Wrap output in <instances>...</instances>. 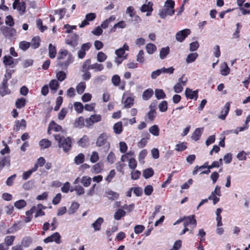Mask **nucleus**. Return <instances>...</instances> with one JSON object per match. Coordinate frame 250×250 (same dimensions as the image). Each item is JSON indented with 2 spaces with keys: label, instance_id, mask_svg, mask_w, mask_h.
Masks as SVG:
<instances>
[{
  "label": "nucleus",
  "instance_id": "f257e3e1",
  "mask_svg": "<svg viewBox=\"0 0 250 250\" xmlns=\"http://www.w3.org/2000/svg\"><path fill=\"white\" fill-rule=\"evenodd\" d=\"M74 62V57L66 50H60L57 57V65L62 69L66 70L68 66Z\"/></svg>",
  "mask_w": 250,
  "mask_h": 250
},
{
  "label": "nucleus",
  "instance_id": "f03ea898",
  "mask_svg": "<svg viewBox=\"0 0 250 250\" xmlns=\"http://www.w3.org/2000/svg\"><path fill=\"white\" fill-rule=\"evenodd\" d=\"M175 2L173 0H167L164 8L159 10V15L162 19H165L167 16H172L175 12Z\"/></svg>",
  "mask_w": 250,
  "mask_h": 250
},
{
  "label": "nucleus",
  "instance_id": "7ed1b4c3",
  "mask_svg": "<svg viewBox=\"0 0 250 250\" xmlns=\"http://www.w3.org/2000/svg\"><path fill=\"white\" fill-rule=\"evenodd\" d=\"M53 136L55 139L58 142L59 147L62 148L64 152H68L70 150L72 142L70 137L65 138L60 134H54Z\"/></svg>",
  "mask_w": 250,
  "mask_h": 250
},
{
  "label": "nucleus",
  "instance_id": "20e7f679",
  "mask_svg": "<svg viewBox=\"0 0 250 250\" xmlns=\"http://www.w3.org/2000/svg\"><path fill=\"white\" fill-rule=\"evenodd\" d=\"M109 136L106 133H102L98 138L96 146L101 147L104 151H107L110 148V143L108 141Z\"/></svg>",
  "mask_w": 250,
  "mask_h": 250
},
{
  "label": "nucleus",
  "instance_id": "39448f33",
  "mask_svg": "<svg viewBox=\"0 0 250 250\" xmlns=\"http://www.w3.org/2000/svg\"><path fill=\"white\" fill-rule=\"evenodd\" d=\"M149 111L145 117V122L151 124L156 116L157 102H152L149 106Z\"/></svg>",
  "mask_w": 250,
  "mask_h": 250
},
{
  "label": "nucleus",
  "instance_id": "423d86ee",
  "mask_svg": "<svg viewBox=\"0 0 250 250\" xmlns=\"http://www.w3.org/2000/svg\"><path fill=\"white\" fill-rule=\"evenodd\" d=\"M79 36L76 33L70 34L67 36L65 43L72 48V51H74L78 44Z\"/></svg>",
  "mask_w": 250,
  "mask_h": 250
},
{
  "label": "nucleus",
  "instance_id": "0eeeda50",
  "mask_svg": "<svg viewBox=\"0 0 250 250\" xmlns=\"http://www.w3.org/2000/svg\"><path fill=\"white\" fill-rule=\"evenodd\" d=\"M0 30L2 35L7 39H11L16 36L17 31L15 29L11 27L2 26Z\"/></svg>",
  "mask_w": 250,
  "mask_h": 250
},
{
  "label": "nucleus",
  "instance_id": "6e6552de",
  "mask_svg": "<svg viewBox=\"0 0 250 250\" xmlns=\"http://www.w3.org/2000/svg\"><path fill=\"white\" fill-rule=\"evenodd\" d=\"M188 79L185 78V75L179 78L178 82L174 85L173 89L175 93H181L183 90V86L186 84Z\"/></svg>",
  "mask_w": 250,
  "mask_h": 250
},
{
  "label": "nucleus",
  "instance_id": "1a4fd4ad",
  "mask_svg": "<svg viewBox=\"0 0 250 250\" xmlns=\"http://www.w3.org/2000/svg\"><path fill=\"white\" fill-rule=\"evenodd\" d=\"M91 45V43L89 42L83 44L80 49L78 52V58L80 59H83L85 57L86 51L89 50Z\"/></svg>",
  "mask_w": 250,
  "mask_h": 250
},
{
  "label": "nucleus",
  "instance_id": "9d476101",
  "mask_svg": "<svg viewBox=\"0 0 250 250\" xmlns=\"http://www.w3.org/2000/svg\"><path fill=\"white\" fill-rule=\"evenodd\" d=\"M190 33V31L188 29H185L178 31L175 35L176 40L180 42H183L186 37Z\"/></svg>",
  "mask_w": 250,
  "mask_h": 250
},
{
  "label": "nucleus",
  "instance_id": "9b49d317",
  "mask_svg": "<svg viewBox=\"0 0 250 250\" xmlns=\"http://www.w3.org/2000/svg\"><path fill=\"white\" fill-rule=\"evenodd\" d=\"M3 62L5 66L14 68L18 63V59H15L10 56H4L3 58Z\"/></svg>",
  "mask_w": 250,
  "mask_h": 250
},
{
  "label": "nucleus",
  "instance_id": "f8f14e48",
  "mask_svg": "<svg viewBox=\"0 0 250 250\" xmlns=\"http://www.w3.org/2000/svg\"><path fill=\"white\" fill-rule=\"evenodd\" d=\"M61 238V236L60 234L58 232H56L44 239L43 241L45 243L55 242L56 244H60L62 243Z\"/></svg>",
  "mask_w": 250,
  "mask_h": 250
},
{
  "label": "nucleus",
  "instance_id": "ddd939ff",
  "mask_svg": "<svg viewBox=\"0 0 250 250\" xmlns=\"http://www.w3.org/2000/svg\"><path fill=\"white\" fill-rule=\"evenodd\" d=\"M183 219H184V220H183V225L184 227H188L189 225H192L194 228L196 226L197 221L195 219L194 215L184 216Z\"/></svg>",
  "mask_w": 250,
  "mask_h": 250
},
{
  "label": "nucleus",
  "instance_id": "4468645a",
  "mask_svg": "<svg viewBox=\"0 0 250 250\" xmlns=\"http://www.w3.org/2000/svg\"><path fill=\"white\" fill-rule=\"evenodd\" d=\"M104 196L110 200L113 201L119 198V194L110 189H107L105 191Z\"/></svg>",
  "mask_w": 250,
  "mask_h": 250
},
{
  "label": "nucleus",
  "instance_id": "2eb2a0df",
  "mask_svg": "<svg viewBox=\"0 0 250 250\" xmlns=\"http://www.w3.org/2000/svg\"><path fill=\"white\" fill-rule=\"evenodd\" d=\"M8 82L2 81L0 85V95L1 96H4L6 95L9 94L11 92L8 87Z\"/></svg>",
  "mask_w": 250,
  "mask_h": 250
},
{
  "label": "nucleus",
  "instance_id": "dca6fc26",
  "mask_svg": "<svg viewBox=\"0 0 250 250\" xmlns=\"http://www.w3.org/2000/svg\"><path fill=\"white\" fill-rule=\"evenodd\" d=\"M185 95L187 98L189 99H194L195 100L198 98V91L197 90L192 91L189 88H187L185 90Z\"/></svg>",
  "mask_w": 250,
  "mask_h": 250
},
{
  "label": "nucleus",
  "instance_id": "f3484780",
  "mask_svg": "<svg viewBox=\"0 0 250 250\" xmlns=\"http://www.w3.org/2000/svg\"><path fill=\"white\" fill-rule=\"evenodd\" d=\"M128 50V45L126 43H125L122 47L118 49H116L115 52V53L117 55V56L119 57H123L125 53V51Z\"/></svg>",
  "mask_w": 250,
  "mask_h": 250
},
{
  "label": "nucleus",
  "instance_id": "a211bd4d",
  "mask_svg": "<svg viewBox=\"0 0 250 250\" xmlns=\"http://www.w3.org/2000/svg\"><path fill=\"white\" fill-rule=\"evenodd\" d=\"M126 27V24L125 22L124 21H121L114 25V26L110 29V32L113 33L116 32L117 28L124 29Z\"/></svg>",
  "mask_w": 250,
  "mask_h": 250
},
{
  "label": "nucleus",
  "instance_id": "6ab92c4d",
  "mask_svg": "<svg viewBox=\"0 0 250 250\" xmlns=\"http://www.w3.org/2000/svg\"><path fill=\"white\" fill-rule=\"evenodd\" d=\"M230 108V103L227 102L224 106L221 111V114L219 116V118L222 120H224L228 115Z\"/></svg>",
  "mask_w": 250,
  "mask_h": 250
},
{
  "label": "nucleus",
  "instance_id": "aec40b11",
  "mask_svg": "<svg viewBox=\"0 0 250 250\" xmlns=\"http://www.w3.org/2000/svg\"><path fill=\"white\" fill-rule=\"evenodd\" d=\"M10 160L9 157L4 156L0 158V171L4 167H9Z\"/></svg>",
  "mask_w": 250,
  "mask_h": 250
},
{
  "label": "nucleus",
  "instance_id": "412c9836",
  "mask_svg": "<svg viewBox=\"0 0 250 250\" xmlns=\"http://www.w3.org/2000/svg\"><path fill=\"white\" fill-rule=\"evenodd\" d=\"M230 72V68L226 62L222 63L220 66V73L222 75L227 76Z\"/></svg>",
  "mask_w": 250,
  "mask_h": 250
},
{
  "label": "nucleus",
  "instance_id": "4be33fe9",
  "mask_svg": "<svg viewBox=\"0 0 250 250\" xmlns=\"http://www.w3.org/2000/svg\"><path fill=\"white\" fill-rule=\"evenodd\" d=\"M59 85L60 84L58 81L56 80H52L49 82V86L51 91L53 94L56 93L59 88Z\"/></svg>",
  "mask_w": 250,
  "mask_h": 250
},
{
  "label": "nucleus",
  "instance_id": "5701e85b",
  "mask_svg": "<svg viewBox=\"0 0 250 250\" xmlns=\"http://www.w3.org/2000/svg\"><path fill=\"white\" fill-rule=\"evenodd\" d=\"M170 53V48L168 46L162 47L160 50L159 57L161 60H164Z\"/></svg>",
  "mask_w": 250,
  "mask_h": 250
},
{
  "label": "nucleus",
  "instance_id": "b1692460",
  "mask_svg": "<svg viewBox=\"0 0 250 250\" xmlns=\"http://www.w3.org/2000/svg\"><path fill=\"white\" fill-rule=\"evenodd\" d=\"M104 222V219L102 217H99L93 223L92 226L95 231H99L101 229L102 224Z\"/></svg>",
  "mask_w": 250,
  "mask_h": 250
},
{
  "label": "nucleus",
  "instance_id": "393cba45",
  "mask_svg": "<svg viewBox=\"0 0 250 250\" xmlns=\"http://www.w3.org/2000/svg\"><path fill=\"white\" fill-rule=\"evenodd\" d=\"M203 127H200V128H196L192 135V136H191L192 139L193 140H195V141H197L198 140H199L200 136H201V135L203 133Z\"/></svg>",
  "mask_w": 250,
  "mask_h": 250
},
{
  "label": "nucleus",
  "instance_id": "a878e982",
  "mask_svg": "<svg viewBox=\"0 0 250 250\" xmlns=\"http://www.w3.org/2000/svg\"><path fill=\"white\" fill-rule=\"evenodd\" d=\"M78 145L83 147H87L89 145L88 137L84 135L78 142Z\"/></svg>",
  "mask_w": 250,
  "mask_h": 250
},
{
  "label": "nucleus",
  "instance_id": "bb28decb",
  "mask_svg": "<svg viewBox=\"0 0 250 250\" xmlns=\"http://www.w3.org/2000/svg\"><path fill=\"white\" fill-rule=\"evenodd\" d=\"M32 241L33 239L31 237L25 236L22 239L21 244L23 247L28 248L31 245Z\"/></svg>",
  "mask_w": 250,
  "mask_h": 250
},
{
  "label": "nucleus",
  "instance_id": "cd10ccee",
  "mask_svg": "<svg viewBox=\"0 0 250 250\" xmlns=\"http://www.w3.org/2000/svg\"><path fill=\"white\" fill-rule=\"evenodd\" d=\"M198 57V54L196 52L189 53L186 59V62L188 64L192 63L195 61Z\"/></svg>",
  "mask_w": 250,
  "mask_h": 250
},
{
  "label": "nucleus",
  "instance_id": "c85d7f7f",
  "mask_svg": "<svg viewBox=\"0 0 250 250\" xmlns=\"http://www.w3.org/2000/svg\"><path fill=\"white\" fill-rule=\"evenodd\" d=\"M48 133L50 134L53 132H60L65 133L64 130H62V126H48L47 129Z\"/></svg>",
  "mask_w": 250,
  "mask_h": 250
},
{
  "label": "nucleus",
  "instance_id": "c756f323",
  "mask_svg": "<svg viewBox=\"0 0 250 250\" xmlns=\"http://www.w3.org/2000/svg\"><path fill=\"white\" fill-rule=\"evenodd\" d=\"M116 19V17L112 15L109 18L104 20L101 24V27L103 29H105L108 27L109 24L113 21Z\"/></svg>",
  "mask_w": 250,
  "mask_h": 250
},
{
  "label": "nucleus",
  "instance_id": "7c9ffc66",
  "mask_svg": "<svg viewBox=\"0 0 250 250\" xmlns=\"http://www.w3.org/2000/svg\"><path fill=\"white\" fill-rule=\"evenodd\" d=\"M40 38L38 36L34 37L30 42V46L33 49L38 48L40 44Z\"/></svg>",
  "mask_w": 250,
  "mask_h": 250
},
{
  "label": "nucleus",
  "instance_id": "2f4dec72",
  "mask_svg": "<svg viewBox=\"0 0 250 250\" xmlns=\"http://www.w3.org/2000/svg\"><path fill=\"white\" fill-rule=\"evenodd\" d=\"M153 3L151 1H149L147 4H143L140 10L142 12H146L147 11H153Z\"/></svg>",
  "mask_w": 250,
  "mask_h": 250
},
{
  "label": "nucleus",
  "instance_id": "473e14b6",
  "mask_svg": "<svg viewBox=\"0 0 250 250\" xmlns=\"http://www.w3.org/2000/svg\"><path fill=\"white\" fill-rule=\"evenodd\" d=\"M26 103V101L25 98L22 97L18 98L16 101L15 105L17 108L21 109L24 107Z\"/></svg>",
  "mask_w": 250,
  "mask_h": 250
},
{
  "label": "nucleus",
  "instance_id": "72a5a7b5",
  "mask_svg": "<svg viewBox=\"0 0 250 250\" xmlns=\"http://www.w3.org/2000/svg\"><path fill=\"white\" fill-rule=\"evenodd\" d=\"M126 214V212L122 209H118L115 213L114 218L116 220H120Z\"/></svg>",
  "mask_w": 250,
  "mask_h": 250
},
{
  "label": "nucleus",
  "instance_id": "f704fd0d",
  "mask_svg": "<svg viewBox=\"0 0 250 250\" xmlns=\"http://www.w3.org/2000/svg\"><path fill=\"white\" fill-rule=\"evenodd\" d=\"M146 49L148 54H152L156 51L157 47L155 44L149 43L146 45Z\"/></svg>",
  "mask_w": 250,
  "mask_h": 250
},
{
  "label": "nucleus",
  "instance_id": "c9c22d12",
  "mask_svg": "<svg viewBox=\"0 0 250 250\" xmlns=\"http://www.w3.org/2000/svg\"><path fill=\"white\" fill-rule=\"evenodd\" d=\"M15 239V236H12V235H9L5 237L4 241V244L5 245H6L8 247V248L9 249V247L13 245V242Z\"/></svg>",
  "mask_w": 250,
  "mask_h": 250
},
{
  "label": "nucleus",
  "instance_id": "e433bc0d",
  "mask_svg": "<svg viewBox=\"0 0 250 250\" xmlns=\"http://www.w3.org/2000/svg\"><path fill=\"white\" fill-rule=\"evenodd\" d=\"M104 68V65L102 64L96 62L89 65L88 69H93L95 71H101L103 70Z\"/></svg>",
  "mask_w": 250,
  "mask_h": 250
},
{
  "label": "nucleus",
  "instance_id": "4c0bfd02",
  "mask_svg": "<svg viewBox=\"0 0 250 250\" xmlns=\"http://www.w3.org/2000/svg\"><path fill=\"white\" fill-rule=\"evenodd\" d=\"M153 91L152 89L149 88L146 90L143 93L142 97L144 100H148L152 96Z\"/></svg>",
  "mask_w": 250,
  "mask_h": 250
},
{
  "label": "nucleus",
  "instance_id": "58836bf2",
  "mask_svg": "<svg viewBox=\"0 0 250 250\" xmlns=\"http://www.w3.org/2000/svg\"><path fill=\"white\" fill-rule=\"evenodd\" d=\"M42 149H45L49 147L51 145V142L48 139H42L39 143Z\"/></svg>",
  "mask_w": 250,
  "mask_h": 250
},
{
  "label": "nucleus",
  "instance_id": "ea45409f",
  "mask_svg": "<svg viewBox=\"0 0 250 250\" xmlns=\"http://www.w3.org/2000/svg\"><path fill=\"white\" fill-rule=\"evenodd\" d=\"M79 207V204L76 202H73L69 208L68 213L69 214L74 213Z\"/></svg>",
  "mask_w": 250,
  "mask_h": 250
},
{
  "label": "nucleus",
  "instance_id": "a19ab883",
  "mask_svg": "<svg viewBox=\"0 0 250 250\" xmlns=\"http://www.w3.org/2000/svg\"><path fill=\"white\" fill-rule=\"evenodd\" d=\"M26 205V201L23 199L19 200L14 203V206L19 209L23 208Z\"/></svg>",
  "mask_w": 250,
  "mask_h": 250
},
{
  "label": "nucleus",
  "instance_id": "79ce46f5",
  "mask_svg": "<svg viewBox=\"0 0 250 250\" xmlns=\"http://www.w3.org/2000/svg\"><path fill=\"white\" fill-rule=\"evenodd\" d=\"M49 56L50 58L53 59L56 57V49L55 46L53 45L51 43L49 44Z\"/></svg>",
  "mask_w": 250,
  "mask_h": 250
},
{
  "label": "nucleus",
  "instance_id": "37998d69",
  "mask_svg": "<svg viewBox=\"0 0 250 250\" xmlns=\"http://www.w3.org/2000/svg\"><path fill=\"white\" fill-rule=\"evenodd\" d=\"M86 85L84 82L80 83L76 86V90L79 94H82L85 90Z\"/></svg>",
  "mask_w": 250,
  "mask_h": 250
},
{
  "label": "nucleus",
  "instance_id": "c03bdc74",
  "mask_svg": "<svg viewBox=\"0 0 250 250\" xmlns=\"http://www.w3.org/2000/svg\"><path fill=\"white\" fill-rule=\"evenodd\" d=\"M154 174V171L151 168H147L143 171V175L145 178L148 179Z\"/></svg>",
  "mask_w": 250,
  "mask_h": 250
},
{
  "label": "nucleus",
  "instance_id": "a18cd8bd",
  "mask_svg": "<svg viewBox=\"0 0 250 250\" xmlns=\"http://www.w3.org/2000/svg\"><path fill=\"white\" fill-rule=\"evenodd\" d=\"M91 182V179L88 176H83L81 179V182L85 187H88L90 186Z\"/></svg>",
  "mask_w": 250,
  "mask_h": 250
},
{
  "label": "nucleus",
  "instance_id": "49530a36",
  "mask_svg": "<svg viewBox=\"0 0 250 250\" xmlns=\"http://www.w3.org/2000/svg\"><path fill=\"white\" fill-rule=\"evenodd\" d=\"M18 11H19L20 15H23L25 12L26 9V4L24 1L21 2V3L17 5V8Z\"/></svg>",
  "mask_w": 250,
  "mask_h": 250
},
{
  "label": "nucleus",
  "instance_id": "de8ad7c7",
  "mask_svg": "<svg viewBox=\"0 0 250 250\" xmlns=\"http://www.w3.org/2000/svg\"><path fill=\"white\" fill-rule=\"evenodd\" d=\"M155 95L157 99H163L166 97V94L162 89H156L155 90Z\"/></svg>",
  "mask_w": 250,
  "mask_h": 250
},
{
  "label": "nucleus",
  "instance_id": "09e8293b",
  "mask_svg": "<svg viewBox=\"0 0 250 250\" xmlns=\"http://www.w3.org/2000/svg\"><path fill=\"white\" fill-rule=\"evenodd\" d=\"M84 160V155L83 153H80L74 158V162L77 165L82 164Z\"/></svg>",
  "mask_w": 250,
  "mask_h": 250
},
{
  "label": "nucleus",
  "instance_id": "8fccbe9b",
  "mask_svg": "<svg viewBox=\"0 0 250 250\" xmlns=\"http://www.w3.org/2000/svg\"><path fill=\"white\" fill-rule=\"evenodd\" d=\"M56 78L58 81L62 82L66 79V74L64 71H59L56 73Z\"/></svg>",
  "mask_w": 250,
  "mask_h": 250
},
{
  "label": "nucleus",
  "instance_id": "3c124183",
  "mask_svg": "<svg viewBox=\"0 0 250 250\" xmlns=\"http://www.w3.org/2000/svg\"><path fill=\"white\" fill-rule=\"evenodd\" d=\"M14 71V70L6 69L5 74L2 81L8 82V81L11 78L12 74Z\"/></svg>",
  "mask_w": 250,
  "mask_h": 250
},
{
  "label": "nucleus",
  "instance_id": "603ef678",
  "mask_svg": "<svg viewBox=\"0 0 250 250\" xmlns=\"http://www.w3.org/2000/svg\"><path fill=\"white\" fill-rule=\"evenodd\" d=\"M144 55V51L143 50H140L137 55L136 61L140 63H143L145 62V58Z\"/></svg>",
  "mask_w": 250,
  "mask_h": 250
},
{
  "label": "nucleus",
  "instance_id": "864d4df0",
  "mask_svg": "<svg viewBox=\"0 0 250 250\" xmlns=\"http://www.w3.org/2000/svg\"><path fill=\"white\" fill-rule=\"evenodd\" d=\"M111 82L114 86H119L121 82L120 76L118 75H113L111 78Z\"/></svg>",
  "mask_w": 250,
  "mask_h": 250
},
{
  "label": "nucleus",
  "instance_id": "5fc2aeb1",
  "mask_svg": "<svg viewBox=\"0 0 250 250\" xmlns=\"http://www.w3.org/2000/svg\"><path fill=\"white\" fill-rule=\"evenodd\" d=\"M159 110L161 112H165L167 109V103L166 101H163L158 105Z\"/></svg>",
  "mask_w": 250,
  "mask_h": 250
},
{
  "label": "nucleus",
  "instance_id": "6e6d98bb",
  "mask_svg": "<svg viewBox=\"0 0 250 250\" xmlns=\"http://www.w3.org/2000/svg\"><path fill=\"white\" fill-rule=\"evenodd\" d=\"M107 56L103 52H99L97 55V60L99 62H102L106 60Z\"/></svg>",
  "mask_w": 250,
  "mask_h": 250
},
{
  "label": "nucleus",
  "instance_id": "4d7b16f0",
  "mask_svg": "<svg viewBox=\"0 0 250 250\" xmlns=\"http://www.w3.org/2000/svg\"><path fill=\"white\" fill-rule=\"evenodd\" d=\"M30 46V42L21 41L19 43V47L23 51L26 50Z\"/></svg>",
  "mask_w": 250,
  "mask_h": 250
},
{
  "label": "nucleus",
  "instance_id": "13d9d810",
  "mask_svg": "<svg viewBox=\"0 0 250 250\" xmlns=\"http://www.w3.org/2000/svg\"><path fill=\"white\" fill-rule=\"evenodd\" d=\"M74 107L78 113H82L83 109V104L80 102H75L74 104Z\"/></svg>",
  "mask_w": 250,
  "mask_h": 250
},
{
  "label": "nucleus",
  "instance_id": "bf43d9fd",
  "mask_svg": "<svg viewBox=\"0 0 250 250\" xmlns=\"http://www.w3.org/2000/svg\"><path fill=\"white\" fill-rule=\"evenodd\" d=\"M162 74H172L173 73L174 68L172 67H169L168 68L162 67L160 68Z\"/></svg>",
  "mask_w": 250,
  "mask_h": 250
},
{
  "label": "nucleus",
  "instance_id": "052dcab7",
  "mask_svg": "<svg viewBox=\"0 0 250 250\" xmlns=\"http://www.w3.org/2000/svg\"><path fill=\"white\" fill-rule=\"evenodd\" d=\"M106 80V76L104 75H100L96 77L93 80L94 83H102Z\"/></svg>",
  "mask_w": 250,
  "mask_h": 250
},
{
  "label": "nucleus",
  "instance_id": "680f3d73",
  "mask_svg": "<svg viewBox=\"0 0 250 250\" xmlns=\"http://www.w3.org/2000/svg\"><path fill=\"white\" fill-rule=\"evenodd\" d=\"M147 153V151L146 149H143L139 153L138 159L139 161L141 163H144V159L146 157Z\"/></svg>",
  "mask_w": 250,
  "mask_h": 250
},
{
  "label": "nucleus",
  "instance_id": "e2e57ef3",
  "mask_svg": "<svg viewBox=\"0 0 250 250\" xmlns=\"http://www.w3.org/2000/svg\"><path fill=\"white\" fill-rule=\"evenodd\" d=\"M134 99L131 97L126 98L124 102V106L126 108L131 107L133 104Z\"/></svg>",
  "mask_w": 250,
  "mask_h": 250
},
{
  "label": "nucleus",
  "instance_id": "0e129e2a",
  "mask_svg": "<svg viewBox=\"0 0 250 250\" xmlns=\"http://www.w3.org/2000/svg\"><path fill=\"white\" fill-rule=\"evenodd\" d=\"M101 120V117L100 115L95 114L91 115L89 118L88 120L91 121L92 123H97ZM88 121V119L86 120Z\"/></svg>",
  "mask_w": 250,
  "mask_h": 250
},
{
  "label": "nucleus",
  "instance_id": "69168bd1",
  "mask_svg": "<svg viewBox=\"0 0 250 250\" xmlns=\"http://www.w3.org/2000/svg\"><path fill=\"white\" fill-rule=\"evenodd\" d=\"M199 47V44L197 41L191 42L189 44V51L193 52L196 51Z\"/></svg>",
  "mask_w": 250,
  "mask_h": 250
},
{
  "label": "nucleus",
  "instance_id": "338daca9",
  "mask_svg": "<svg viewBox=\"0 0 250 250\" xmlns=\"http://www.w3.org/2000/svg\"><path fill=\"white\" fill-rule=\"evenodd\" d=\"M63 98L62 97L59 96L57 98L56 101V105L54 107V110L55 111H58L61 105H62V103Z\"/></svg>",
  "mask_w": 250,
  "mask_h": 250
},
{
  "label": "nucleus",
  "instance_id": "774afa93",
  "mask_svg": "<svg viewBox=\"0 0 250 250\" xmlns=\"http://www.w3.org/2000/svg\"><path fill=\"white\" fill-rule=\"evenodd\" d=\"M5 23L6 25L12 27L14 24V21L12 17L10 15L6 17Z\"/></svg>",
  "mask_w": 250,
  "mask_h": 250
}]
</instances>
